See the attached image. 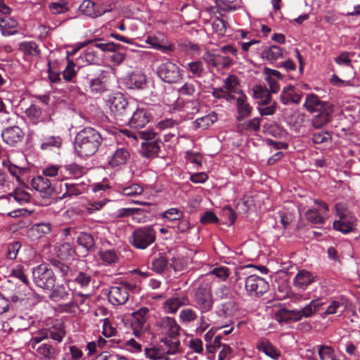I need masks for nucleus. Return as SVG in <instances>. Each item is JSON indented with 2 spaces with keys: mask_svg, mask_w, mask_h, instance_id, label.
I'll list each match as a JSON object with an SVG mask.
<instances>
[{
  "mask_svg": "<svg viewBox=\"0 0 360 360\" xmlns=\"http://www.w3.org/2000/svg\"><path fill=\"white\" fill-rule=\"evenodd\" d=\"M87 44H91V47H92L93 49L94 48H97L104 52L115 51L120 47V45L119 44H115L114 42L104 43L102 42L101 39L91 40L88 41Z\"/></svg>",
  "mask_w": 360,
  "mask_h": 360,
  "instance_id": "nucleus-37",
  "label": "nucleus"
},
{
  "mask_svg": "<svg viewBox=\"0 0 360 360\" xmlns=\"http://www.w3.org/2000/svg\"><path fill=\"white\" fill-rule=\"evenodd\" d=\"M19 49L22 51L25 54L29 56H39L40 54V50L34 41H23L19 45Z\"/></svg>",
  "mask_w": 360,
  "mask_h": 360,
  "instance_id": "nucleus-43",
  "label": "nucleus"
},
{
  "mask_svg": "<svg viewBox=\"0 0 360 360\" xmlns=\"http://www.w3.org/2000/svg\"><path fill=\"white\" fill-rule=\"evenodd\" d=\"M32 186L34 190L40 192L43 197L51 195L53 192L51 181L45 176H37L33 178Z\"/></svg>",
  "mask_w": 360,
  "mask_h": 360,
  "instance_id": "nucleus-21",
  "label": "nucleus"
},
{
  "mask_svg": "<svg viewBox=\"0 0 360 360\" xmlns=\"http://www.w3.org/2000/svg\"><path fill=\"white\" fill-rule=\"evenodd\" d=\"M143 191L142 186L139 184H133L130 186L123 188L122 193L126 196H135L141 195Z\"/></svg>",
  "mask_w": 360,
  "mask_h": 360,
  "instance_id": "nucleus-62",
  "label": "nucleus"
},
{
  "mask_svg": "<svg viewBox=\"0 0 360 360\" xmlns=\"http://www.w3.org/2000/svg\"><path fill=\"white\" fill-rule=\"evenodd\" d=\"M189 304L190 300L186 295H176L167 298L162 303V308L166 313L175 314L181 307Z\"/></svg>",
  "mask_w": 360,
  "mask_h": 360,
  "instance_id": "nucleus-17",
  "label": "nucleus"
},
{
  "mask_svg": "<svg viewBox=\"0 0 360 360\" xmlns=\"http://www.w3.org/2000/svg\"><path fill=\"white\" fill-rule=\"evenodd\" d=\"M218 54H214L210 51H206L203 56L202 58L206 63L207 68L212 71L213 68L217 70V64H218Z\"/></svg>",
  "mask_w": 360,
  "mask_h": 360,
  "instance_id": "nucleus-59",
  "label": "nucleus"
},
{
  "mask_svg": "<svg viewBox=\"0 0 360 360\" xmlns=\"http://www.w3.org/2000/svg\"><path fill=\"white\" fill-rule=\"evenodd\" d=\"M65 335V327L62 323L58 322L49 328L41 330L36 336L32 337V342L40 343L49 337L57 342H61Z\"/></svg>",
  "mask_w": 360,
  "mask_h": 360,
  "instance_id": "nucleus-7",
  "label": "nucleus"
},
{
  "mask_svg": "<svg viewBox=\"0 0 360 360\" xmlns=\"http://www.w3.org/2000/svg\"><path fill=\"white\" fill-rule=\"evenodd\" d=\"M106 102L117 122L122 124L128 121L134 109L123 94L115 91L109 96Z\"/></svg>",
  "mask_w": 360,
  "mask_h": 360,
  "instance_id": "nucleus-2",
  "label": "nucleus"
},
{
  "mask_svg": "<svg viewBox=\"0 0 360 360\" xmlns=\"http://www.w3.org/2000/svg\"><path fill=\"white\" fill-rule=\"evenodd\" d=\"M63 186H64V193H63L61 198H71L72 196H77L82 193V191L79 186L77 184L64 183L60 184L61 192L63 191Z\"/></svg>",
  "mask_w": 360,
  "mask_h": 360,
  "instance_id": "nucleus-44",
  "label": "nucleus"
},
{
  "mask_svg": "<svg viewBox=\"0 0 360 360\" xmlns=\"http://www.w3.org/2000/svg\"><path fill=\"white\" fill-rule=\"evenodd\" d=\"M347 307V300L344 297L333 300L327 307L326 314H334L336 313H342Z\"/></svg>",
  "mask_w": 360,
  "mask_h": 360,
  "instance_id": "nucleus-34",
  "label": "nucleus"
},
{
  "mask_svg": "<svg viewBox=\"0 0 360 360\" xmlns=\"http://www.w3.org/2000/svg\"><path fill=\"white\" fill-rule=\"evenodd\" d=\"M302 95L295 91H282L280 99L285 105L297 104L300 101Z\"/></svg>",
  "mask_w": 360,
  "mask_h": 360,
  "instance_id": "nucleus-45",
  "label": "nucleus"
},
{
  "mask_svg": "<svg viewBox=\"0 0 360 360\" xmlns=\"http://www.w3.org/2000/svg\"><path fill=\"white\" fill-rule=\"evenodd\" d=\"M325 106V108L318 110V114L311 120V124L316 129L321 128L331 120L334 106L332 104H326Z\"/></svg>",
  "mask_w": 360,
  "mask_h": 360,
  "instance_id": "nucleus-18",
  "label": "nucleus"
},
{
  "mask_svg": "<svg viewBox=\"0 0 360 360\" xmlns=\"http://www.w3.org/2000/svg\"><path fill=\"white\" fill-rule=\"evenodd\" d=\"M307 219L313 224H323L325 219L320 214L318 210L310 209L305 214Z\"/></svg>",
  "mask_w": 360,
  "mask_h": 360,
  "instance_id": "nucleus-58",
  "label": "nucleus"
},
{
  "mask_svg": "<svg viewBox=\"0 0 360 360\" xmlns=\"http://www.w3.org/2000/svg\"><path fill=\"white\" fill-rule=\"evenodd\" d=\"M176 106L182 107L184 110L189 114H195L199 111L200 103L198 100H188L179 97L176 100Z\"/></svg>",
  "mask_w": 360,
  "mask_h": 360,
  "instance_id": "nucleus-29",
  "label": "nucleus"
},
{
  "mask_svg": "<svg viewBox=\"0 0 360 360\" xmlns=\"http://www.w3.org/2000/svg\"><path fill=\"white\" fill-rule=\"evenodd\" d=\"M288 122L295 127H301L305 121V114L298 111H294L288 117Z\"/></svg>",
  "mask_w": 360,
  "mask_h": 360,
  "instance_id": "nucleus-55",
  "label": "nucleus"
},
{
  "mask_svg": "<svg viewBox=\"0 0 360 360\" xmlns=\"http://www.w3.org/2000/svg\"><path fill=\"white\" fill-rule=\"evenodd\" d=\"M77 243L79 245L89 251L94 248V238L91 233L82 232L77 238Z\"/></svg>",
  "mask_w": 360,
  "mask_h": 360,
  "instance_id": "nucleus-42",
  "label": "nucleus"
},
{
  "mask_svg": "<svg viewBox=\"0 0 360 360\" xmlns=\"http://www.w3.org/2000/svg\"><path fill=\"white\" fill-rule=\"evenodd\" d=\"M33 281L39 288L52 290L56 284L53 270L46 264H41L33 269Z\"/></svg>",
  "mask_w": 360,
  "mask_h": 360,
  "instance_id": "nucleus-6",
  "label": "nucleus"
},
{
  "mask_svg": "<svg viewBox=\"0 0 360 360\" xmlns=\"http://www.w3.org/2000/svg\"><path fill=\"white\" fill-rule=\"evenodd\" d=\"M21 244L18 241L8 244L6 256L9 259H15L18 255Z\"/></svg>",
  "mask_w": 360,
  "mask_h": 360,
  "instance_id": "nucleus-63",
  "label": "nucleus"
},
{
  "mask_svg": "<svg viewBox=\"0 0 360 360\" xmlns=\"http://www.w3.org/2000/svg\"><path fill=\"white\" fill-rule=\"evenodd\" d=\"M159 326L162 328V332L170 337H174L179 334L180 326L176 320L169 316H165L160 321Z\"/></svg>",
  "mask_w": 360,
  "mask_h": 360,
  "instance_id": "nucleus-22",
  "label": "nucleus"
},
{
  "mask_svg": "<svg viewBox=\"0 0 360 360\" xmlns=\"http://www.w3.org/2000/svg\"><path fill=\"white\" fill-rule=\"evenodd\" d=\"M313 281V276L307 270L300 271L294 278L295 285L302 289L306 288Z\"/></svg>",
  "mask_w": 360,
  "mask_h": 360,
  "instance_id": "nucleus-32",
  "label": "nucleus"
},
{
  "mask_svg": "<svg viewBox=\"0 0 360 360\" xmlns=\"http://www.w3.org/2000/svg\"><path fill=\"white\" fill-rule=\"evenodd\" d=\"M318 354L321 360H340L335 355V349L329 345H323L319 346Z\"/></svg>",
  "mask_w": 360,
  "mask_h": 360,
  "instance_id": "nucleus-40",
  "label": "nucleus"
},
{
  "mask_svg": "<svg viewBox=\"0 0 360 360\" xmlns=\"http://www.w3.org/2000/svg\"><path fill=\"white\" fill-rule=\"evenodd\" d=\"M326 104L330 103L328 102L321 101L316 95L310 94L307 96L304 105L307 110L316 112L325 108V105H326Z\"/></svg>",
  "mask_w": 360,
  "mask_h": 360,
  "instance_id": "nucleus-30",
  "label": "nucleus"
},
{
  "mask_svg": "<svg viewBox=\"0 0 360 360\" xmlns=\"http://www.w3.org/2000/svg\"><path fill=\"white\" fill-rule=\"evenodd\" d=\"M71 295L68 290H66L65 286L60 285L52 290L50 298L54 302L68 301L67 305L73 307L76 306V303Z\"/></svg>",
  "mask_w": 360,
  "mask_h": 360,
  "instance_id": "nucleus-20",
  "label": "nucleus"
},
{
  "mask_svg": "<svg viewBox=\"0 0 360 360\" xmlns=\"http://www.w3.org/2000/svg\"><path fill=\"white\" fill-rule=\"evenodd\" d=\"M99 258L105 263L108 264H112L118 262L119 255L114 250H101L98 252Z\"/></svg>",
  "mask_w": 360,
  "mask_h": 360,
  "instance_id": "nucleus-38",
  "label": "nucleus"
},
{
  "mask_svg": "<svg viewBox=\"0 0 360 360\" xmlns=\"http://www.w3.org/2000/svg\"><path fill=\"white\" fill-rule=\"evenodd\" d=\"M163 342V348L165 349V355L174 354L179 350V340L174 337L166 338L162 340Z\"/></svg>",
  "mask_w": 360,
  "mask_h": 360,
  "instance_id": "nucleus-36",
  "label": "nucleus"
},
{
  "mask_svg": "<svg viewBox=\"0 0 360 360\" xmlns=\"http://www.w3.org/2000/svg\"><path fill=\"white\" fill-rule=\"evenodd\" d=\"M129 158L128 150L124 147L117 148L110 158L108 163L112 167H119L124 165Z\"/></svg>",
  "mask_w": 360,
  "mask_h": 360,
  "instance_id": "nucleus-26",
  "label": "nucleus"
},
{
  "mask_svg": "<svg viewBox=\"0 0 360 360\" xmlns=\"http://www.w3.org/2000/svg\"><path fill=\"white\" fill-rule=\"evenodd\" d=\"M194 306L200 314H205L212 309L214 300L211 287L208 283L200 284L194 291L193 295Z\"/></svg>",
  "mask_w": 360,
  "mask_h": 360,
  "instance_id": "nucleus-4",
  "label": "nucleus"
},
{
  "mask_svg": "<svg viewBox=\"0 0 360 360\" xmlns=\"http://www.w3.org/2000/svg\"><path fill=\"white\" fill-rule=\"evenodd\" d=\"M27 117L34 123L39 122L42 118V110L35 105H30L26 110Z\"/></svg>",
  "mask_w": 360,
  "mask_h": 360,
  "instance_id": "nucleus-50",
  "label": "nucleus"
},
{
  "mask_svg": "<svg viewBox=\"0 0 360 360\" xmlns=\"http://www.w3.org/2000/svg\"><path fill=\"white\" fill-rule=\"evenodd\" d=\"M240 96L236 98L238 107V120H240L248 117L251 112V108L247 103L246 96L242 94L243 91H238Z\"/></svg>",
  "mask_w": 360,
  "mask_h": 360,
  "instance_id": "nucleus-31",
  "label": "nucleus"
},
{
  "mask_svg": "<svg viewBox=\"0 0 360 360\" xmlns=\"http://www.w3.org/2000/svg\"><path fill=\"white\" fill-rule=\"evenodd\" d=\"M79 11L86 16L96 18L101 15L104 12L99 6L91 0H84L79 7Z\"/></svg>",
  "mask_w": 360,
  "mask_h": 360,
  "instance_id": "nucleus-28",
  "label": "nucleus"
},
{
  "mask_svg": "<svg viewBox=\"0 0 360 360\" xmlns=\"http://www.w3.org/2000/svg\"><path fill=\"white\" fill-rule=\"evenodd\" d=\"M158 74L164 82L167 83H175L180 78L179 68L176 64L169 61L160 65Z\"/></svg>",
  "mask_w": 360,
  "mask_h": 360,
  "instance_id": "nucleus-10",
  "label": "nucleus"
},
{
  "mask_svg": "<svg viewBox=\"0 0 360 360\" xmlns=\"http://www.w3.org/2000/svg\"><path fill=\"white\" fill-rule=\"evenodd\" d=\"M238 310V305L233 298L222 302L219 307V311L225 316L233 315Z\"/></svg>",
  "mask_w": 360,
  "mask_h": 360,
  "instance_id": "nucleus-41",
  "label": "nucleus"
},
{
  "mask_svg": "<svg viewBox=\"0 0 360 360\" xmlns=\"http://www.w3.org/2000/svg\"><path fill=\"white\" fill-rule=\"evenodd\" d=\"M77 68L96 64L99 61V58L96 51L92 47H89L77 59Z\"/></svg>",
  "mask_w": 360,
  "mask_h": 360,
  "instance_id": "nucleus-23",
  "label": "nucleus"
},
{
  "mask_svg": "<svg viewBox=\"0 0 360 360\" xmlns=\"http://www.w3.org/2000/svg\"><path fill=\"white\" fill-rule=\"evenodd\" d=\"M72 281L80 285L81 288H86L91 281V276L86 272L79 271Z\"/></svg>",
  "mask_w": 360,
  "mask_h": 360,
  "instance_id": "nucleus-52",
  "label": "nucleus"
},
{
  "mask_svg": "<svg viewBox=\"0 0 360 360\" xmlns=\"http://www.w3.org/2000/svg\"><path fill=\"white\" fill-rule=\"evenodd\" d=\"M103 140L101 134L96 129L85 127L76 134L75 148L78 155L91 156L98 151Z\"/></svg>",
  "mask_w": 360,
  "mask_h": 360,
  "instance_id": "nucleus-1",
  "label": "nucleus"
},
{
  "mask_svg": "<svg viewBox=\"0 0 360 360\" xmlns=\"http://www.w3.org/2000/svg\"><path fill=\"white\" fill-rule=\"evenodd\" d=\"M288 144L283 141L271 140V161L276 162L282 158L283 153L279 150H287Z\"/></svg>",
  "mask_w": 360,
  "mask_h": 360,
  "instance_id": "nucleus-35",
  "label": "nucleus"
},
{
  "mask_svg": "<svg viewBox=\"0 0 360 360\" xmlns=\"http://www.w3.org/2000/svg\"><path fill=\"white\" fill-rule=\"evenodd\" d=\"M149 309L148 307H141L131 314V326L134 335L138 337L141 334L145 323L148 318Z\"/></svg>",
  "mask_w": 360,
  "mask_h": 360,
  "instance_id": "nucleus-16",
  "label": "nucleus"
},
{
  "mask_svg": "<svg viewBox=\"0 0 360 360\" xmlns=\"http://www.w3.org/2000/svg\"><path fill=\"white\" fill-rule=\"evenodd\" d=\"M129 285L121 283L117 286H112L108 293L109 302L113 305H122L129 299Z\"/></svg>",
  "mask_w": 360,
  "mask_h": 360,
  "instance_id": "nucleus-9",
  "label": "nucleus"
},
{
  "mask_svg": "<svg viewBox=\"0 0 360 360\" xmlns=\"http://www.w3.org/2000/svg\"><path fill=\"white\" fill-rule=\"evenodd\" d=\"M209 275H214L221 281H224L230 276V270L226 266L215 267L207 274V276Z\"/></svg>",
  "mask_w": 360,
  "mask_h": 360,
  "instance_id": "nucleus-61",
  "label": "nucleus"
},
{
  "mask_svg": "<svg viewBox=\"0 0 360 360\" xmlns=\"http://www.w3.org/2000/svg\"><path fill=\"white\" fill-rule=\"evenodd\" d=\"M275 319L281 323L290 321H298L300 320V316L297 312V310H290L285 307H281L275 312Z\"/></svg>",
  "mask_w": 360,
  "mask_h": 360,
  "instance_id": "nucleus-24",
  "label": "nucleus"
},
{
  "mask_svg": "<svg viewBox=\"0 0 360 360\" xmlns=\"http://www.w3.org/2000/svg\"><path fill=\"white\" fill-rule=\"evenodd\" d=\"M323 304L319 300H313L309 304L304 307L301 310H297V312L300 316V320L303 318L310 317L316 311H319L321 307Z\"/></svg>",
  "mask_w": 360,
  "mask_h": 360,
  "instance_id": "nucleus-33",
  "label": "nucleus"
},
{
  "mask_svg": "<svg viewBox=\"0 0 360 360\" xmlns=\"http://www.w3.org/2000/svg\"><path fill=\"white\" fill-rule=\"evenodd\" d=\"M125 88L129 89H143L155 88L153 82L148 80L144 75L133 73L124 79Z\"/></svg>",
  "mask_w": 360,
  "mask_h": 360,
  "instance_id": "nucleus-12",
  "label": "nucleus"
},
{
  "mask_svg": "<svg viewBox=\"0 0 360 360\" xmlns=\"http://www.w3.org/2000/svg\"><path fill=\"white\" fill-rule=\"evenodd\" d=\"M10 197H13L14 200L20 205L28 202L30 200V194L20 189H15L13 193L9 194Z\"/></svg>",
  "mask_w": 360,
  "mask_h": 360,
  "instance_id": "nucleus-56",
  "label": "nucleus"
},
{
  "mask_svg": "<svg viewBox=\"0 0 360 360\" xmlns=\"http://www.w3.org/2000/svg\"><path fill=\"white\" fill-rule=\"evenodd\" d=\"M63 144V139L57 134H51L44 131L40 138V149L46 151H53L60 149Z\"/></svg>",
  "mask_w": 360,
  "mask_h": 360,
  "instance_id": "nucleus-11",
  "label": "nucleus"
},
{
  "mask_svg": "<svg viewBox=\"0 0 360 360\" xmlns=\"http://www.w3.org/2000/svg\"><path fill=\"white\" fill-rule=\"evenodd\" d=\"M152 270L158 274L162 273L168 264V261L162 254H159L158 257L152 262Z\"/></svg>",
  "mask_w": 360,
  "mask_h": 360,
  "instance_id": "nucleus-47",
  "label": "nucleus"
},
{
  "mask_svg": "<svg viewBox=\"0 0 360 360\" xmlns=\"http://www.w3.org/2000/svg\"><path fill=\"white\" fill-rule=\"evenodd\" d=\"M198 319V314L191 308L182 309L179 313V320L182 323L188 324L195 321Z\"/></svg>",
  "mask_w": 360,
  "mask_h": 360,
  "instance_id": "nucleus-46",
  "label": "nucleus"
},
{
  "mask_svg": "<svg viewBox=\"0 0 360 360\" xmlns=\"http://www.w3.org/2000/svg\"><path fill=\"white\" fill-rule=\"evenodd\" d=\"M75 67H77V60L75 63L72 60L68 61L65 69L63 71V77L65 80L68 82L73 80L77 72Z\"/></svg>",
  "mask_w": 360,
  "mask_h": 360,
  "instance_id": "nucleus-53",
  "label": "nucleus"
},
{
  "mask_svg": "<svg viewBox=\"0 0 360 360\" xmlns=\"http://www.w3.org/2000/svg\"><path fill=\"white\" fill-rule=\"evenodd\" d=\"M213 31L219 36H224L226 30V22L219 18H216L212 23Z\"/></svg>",
  "mask_w": 360,
  "mask_h": 360,
  "instance_id": "nucleus-57",
  "label": "nucleus"
},
{
  "mask_svg": "<svg viewBox=\"0 0 360 360\" xmlns=\"http://www.w3.org/2000/svg\"><path fill=\"white\" fill-rule=\"evenodd\" d=\"M162 217L169 221H179L183 218L184 213L180 210L173 207L165 211Z\"/></svg>",
  "mask_w": 360,
  "mask_h": 360,
  "instance_id": "nucleus-54",
  "label": "nucleus"
},
{
  "mask_svg": "<svg viewBox=\"0 0 360 360\" xmlns=\"http://www.w3.org/2000/svg\"><path fill=\"white\" fill-rule=\"evenodd\" d=\"M245 288L250 295H263L269 289V283L257 275H250L245 279Z\"/></svg>",
  "mask_w": 360,
  "mask_h": 360,
  "instance_id": "nucleus-8",
  "label": "nucleus"
},
{
  "mask_svg": "<svg viewBox=\"0 0 360 360\" xmlns=\"http://www.w3.org/2000/svg\"><path fill=\"white\" fill-rule=\"evenodd\" d=\"M217 120V115L215 113H210L207 115L197 119L195 121L196 128L206 129L212 125Z\"/></svg>",
  "mask_w": 360,
  "mask_h": 360,
  "instance_id": "nucleus-49",
  "label": "nucleus"
},
{
  "mask_svg": "<svg viewBox=\"0 0 360 360\" xmlns=\"http://www.w3.org/2000/svg\"><path fill=\"white\" fill-rule=\"evenodd\" d=\"M24 136L23 131L18 126L7 127L1 133L4 141L11 146H15L21 143Z\"/></svg>",
  "mask_w": 360,
  "mask_h": 360,
  "instance_id": "nucleus-14",
  "label": "nucleus"
},
{
  "mask_svg": "<svg viewBox=\"0 0 360 360\" xmlns=\"http://www.w3.org/2000/svg\"><path fill=\"white\" fill-rule=\"evenodd\" d=\"M18 26L16 20L12 18L5 16L0 18V31L4 36H11L16 34L18 31L15 28Z\"/></svg>",
  "mask_w": 360,
  "mask_h": 360,
  "instance_id": "nucleus-27",
  "label": "nucleus"
},
{
  "mask_svg": "<svg viewBox=\"0 0 360 360\" xmlns=\"http://www.w3.org/2000/svg\"><path fill=\"white\" fill-rule=\"evenodd\" d=\"M30 345L34 349L42 360H56L59 354V349L49 343H43L37 346L39 343L32 342V338L30 340Z\"/></svg>",
  "mask_w": 360,
  "mask_h": 360,
  "instance_id": "nucleus-13",
  "label": "nucleus"
},
{
  "mask_svg": "<svg viewBox=\"0 0 360 360\" xmlns=\"http://www.w3.org/2000/svg\"><path fill=\"white\" fill-rule=\"evenodd\" d=\"M335 207L339 220L333 222V228L345 234L352 232L356 225V217L347 209L343 203H337Z\"/></svg>",
  "mask_w": 360,
  "mask_h": 360,
  "instance_id": "nucleus-5",
  "label": "nucleus"
},
{
  "mask_svg": "<svg viewBox=\"0 0 360 360\" xmlns=\"http://www.w3.org/2000/svg\"><path fill=\"white\" fill-rule=\"evenodd\" d=\"M104 78L105 77H103V78L92 77L90 75H87L86 77L83 78L82 84L86 86L91 88V90H101L105 87L103 80Z\"/></svg>",
  "mask_w": 360,
  "mask_h": 360,
  "instance_id": "nucleus-39",
  "label": "nucleus"
},
{
  "mask_svg": "<svg viewBox=\"0 0 360 360\" xmlns=\"http://www.w3.org/2000/svg\"><path fill=\"white\" fill-rule=\"evenodd\" d=\"M188 70L195 77H200L203 75L205 70L201 61H194L188 63Z\"/></svg>",
  "mask_w": 360,
  "mask_h": 360,
  "instance_id": "nucleus-60",
  "label": "nucleus"
},
{
  "mask_svg": "<svg viewBox=\"0 0 360 360\" xmlns=\"http://www.w3.org/2000/svg\"><path fill=\"white\" fill-rule=\"evenodd\" d=\"M51 264L54 267L56 271L61 274V276L68 277L71 273V269L69 266L58 259H51Z\"/></svg>",
  "mask_w": 360,
  "mask_h": 360,
  "instance_id": "nucleus-51",
  "label": "nucleus"
},
{
  "mask_svg": "<svg viewBox=\"0 0 360 360\" xmlns=\"http://www.w3.org/2000/svg\"><path fill=\"white\" fill-rule=\"evenodd\" d=\"M156 240V231L153 226L147 225L134 230L129 238V243L135 248L145 250Z\"/></svg>",
  "mask_w": 360,
  "mask_h": 360,
  "instance_id": "nucleus-3",
  "label": "nucleus"
},
{
  "mask_svg": "<svg viewBox=\"0 0 360 360\" xmlns=\"http://www.w3.org/2000/svg\"><path fill=\"white\" fill-rule=\"evenodd\" d=\"M145 354L147 358L151 360L166 359L163 346H160V347L146 348Z\"/></svg>",
  "mask_w": 360,
  "mask_h": 360,
  "instance_id": "nucleus-48",
  "label": "nucleus"
},
{
  "mask_svg": "<svg viewBox=\"0 0 360 360\" xmlns=\"http://www.w3.org/2000/svg\"><path fill=\"white\" fill-rule=\"evenodd\" d=\"M151 118V114L147 110L137 108L136 111L133 112L132 116H129L128 121L124 123L128 122L132 128H143L150 122Z\"/></svg>",
  "mask_w": 360,
  "mask_h": 360,
  "instance_id": "nucleus-15",
  "label": "nucleus"
},
{
  "mask_svg": "<svg viewBox=\"0 0 360 360\" xmlns=\"http://www.w3.org/2000/svg\"><path fill=\"white\" fill-rule=\"evenodd\" d=\"M7 167L10 174L15 178L16 181L20 184H22L23 181L21 180V176L25 173L24 169L13 164H8Z\"/></svg>",
  "mask_w": 360,
  "mask_h": 360,
  "instance_id": "nucleus-64",
  "label": "nucleus"
},
{
  "mask_svg": "<svg viewBox=\"0 0 360 360\" xmlns=\"http://www.w3.org/2000/svg\"><path fill=\"white\" fill-rule=\"evenodd\" d=\"M162 142L159 140L143 141L141 143L142 154L147 158H152L158 155Z\"/></svg>",
  "mask_w": 360,
  "mask_h": 360,
  "instance_id": "nucleus-25",
  "label": "nucleus"
},
{
  "mask_svg": "<svg viewBox=\"0 0 360 360\" xmlns=\"http://www.w3.org/2000/svg\"><path fill=\"white\" fill-rule=\"evenodd\" d=\"M61 178L77 179L82 177L86 173V168L76 163H70L61 166Z\"/></svg>",
  "mask_w": 360,
  "mask_h": 360,
  "instance_id": "nucleus-19",
  "label": "nucleus"
}]
</instances>
